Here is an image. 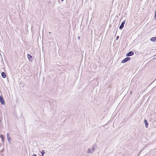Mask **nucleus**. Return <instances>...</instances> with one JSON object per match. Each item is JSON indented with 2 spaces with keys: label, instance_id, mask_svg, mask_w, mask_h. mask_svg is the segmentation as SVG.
I'll return each mask as SVG.
<instances>
[{
  "label": "nucleus",
  "instance_id": "nucleus-1",
  "mask_svg": "<svg viewBox=\"0 0 156 156\" xmlns=\"http://www.w3.org/2000/svg\"><path fill=\"white\" fill-rule=\"evenodd\" d=\"M95 150V148L94 147H93L92 148H89L88 149L87 153H93Z\"/></svg>",
  "mask_w": 156,
  "mask_h": 156
},
{
  "label": "nucleus",
  "instance_id": "nucleus-2",
  "mask_svg": "<svg viewBox=\"0 0 156 156\" xmlns=\"http://www.w3.org/2000/svg\"><path fill=\"white\" fill-rule=\"evenodd\" d=\"M130 57H126L122 61V63H125L127 61L130 60Z\"/></svg>",
  "mask_w": 156,
  "mask_h": 156
},
{
  "label": "nucleus",
  "instance_id": "nucleus-3",
  "mask_svg": "<svg viewBox=\"0 0 156 156\" xmlns=\"http://www.w3.org/2000/svg\"><path fill=\"white\" fill-rule=\"evenodd\" d=\"M0 101L2 105H4L5 104L4 100L2 96H0Z\"/></svg>",
  "mask_w": 156,
  "mask_h": 156
},
{
  "label": "nucleus",
  "instance_id": "nucleus-4",
  "mask_svg": "<svg viewBox=\"0 0 156 156\" xmlns=\"http://www.w3.org/2000/svg\"><path fill=\"white\" fill-rule=\"evenodd\" d=\"M125 21H124L122 22L121 25L119 26V28L120 30H122L123 28L124 27V24L125 23Z\"/></svg>",
  "mask_w": 156,
  "mask_h": 156
},
{
  "label": "nucleus",
  "instance_id": "nucleus-5",
  "mask_svg": "<svg viewBox=\"0 0 156 156\" xmlns=\"http://www.w3.org/2000/svg\"><path fill=\"white\" fill-rule=\"evenodd\" d=\"M134 54V53L132 51H130L128 53H127L126 55V56H131Z\"/></svg>",
  "mask_w": 156,
  "mask_h": 156
},
{
  "label": "nucleus",
  "instance_id": "nucleus-6",
  "mask_svg": "<svg viewBox=\"0 0 156 156\" xmlns=\"http://www.w3.org/2000/svg\"><path fill=\"white\" fill-rule=\"evenodd\" d=\"M27 57L30 61H32V57L30 55L28 54L27 55Z\"/></svg>",
  "mask_w": 156,
  "mask_h": 156
},
{
  "label": "nucleus",
  "instance_id": "nucleus-7",
  "mask_svg": "<svg viewBox=\"0 0 156 156\" xmlns=\"http://www.w3.org/2000/svg\"><path fill=\"white\" fill-rule=\"evenodd\" d=\"M144 122L145 124V127L146 128H147L148 127V124L147 121L146 119H144Z\"/></svg>",
  "mask_w": 156,
  "mask_h": 156
},
{
  "label": "nucleus",
  "instance_id": "nucleus-8",
  "mask_svg": "<svg viewBox=\"0 0 156 156\" xmlns=\"http://www.w3.org/2000/svg\"><path fill=\"white\" fill-rule=\"evenodd\" d=\"M150 40L153 42H154L155 41H156V37H152L151 39Z\"/></svg>",
  "mask_w": 156,
  "mask_h": 156
},
{
  "label": "nucleus",
  "instance_id": "nucleus-9",
  "mask_svg": "<svg viewBox=\"0 0 156 156\" xmlns=\"http://www.w3.org/2000/svg\"><path fill=\"white\" fill-rule=\"evenodd\" d=\"M2 77L3 78H5L6 77V74H5V73L4 72H3L2 73Z\"/></svg>",
  "mask_w": 156,
  "mask_h": 156
},
{
  "label": "nucleus",
  "instance_id": "nucleus-10",
  "mask_svg": "<svg viewBox=\"0 0 156 156\" xmlns=\"http://www.w3.org/2000/svg\"><path fill=\"white\" fill-rule=\"evenodd\" d=\"M41 153V156H44V154L45 153L44 151L42 150V152Z\"/></svg>",
  "mask_w": 156,
  "mask_h": 156
},
{
  "label": "nucleus",
  "instance_id": "nucleus-11",
  "mask_svg": "<svg viewBox=\"0 0 156 156\" xmlns=\"http://www.w3.org/2000/svg\"><path fill=\"white\" fill-rule=\"evenodd\" d=\"M0 137L2 138V142H3V141H4V137L3 136V135H1L0 136Z\"/></svg>",
  "mask_w": 156,
  "mask_h": 156
},
{
  "label": "nucleus",
  "instance_id": "nucleus-12",
  "mask_svg": "<svg viewBox=\"0 0 156 156\" xmlns=\"http://www.w3.org/2000/svg\"><path fill=\"white\" fill-rule=\"evenodd\" d=\"M7 139H8V141H9L11 140V137H9V136L8 137H7Z\"/></svg>",
  "mask_w": 156,
  "mask_h": 156
},
{
  "label": "nucleus",
  "instance_id": "nucleus-13",
  "mask_svg": "<svg viewBox=\"0 0 156 156\" xmlns=\"http://www.w3.org/2000/svg\"><path fill=\"white\" fill-rule=\"evenodd\" d=\"M156 10L155 11V18L154 19H155V20H156Z\"/></svg>",
  "mask_w": 156,
  "mask_h": 156
},
{
  "label": "nucleus",
  "instance_id": "nucleus-14",
  "mask_svg": "<svg viewBox=\"0 0 156 156\" xmlns=\"http://www.w3.org/2000/svg\"><path fill=\"white\" fill-rule=\"evenodd\" d=\"M119 36H117L116 37V40H117L119 39Z\"/></svg>",
  "mask_w": 156,
  "mask_h": 156
},
{
  "label": "nucleus",
  "instance_id": "nucleus-15",
  "mask_svg": "<svg viewBox=\"0 0 156 156\" xmlns=\"http://www.w3.org/2000/svg\"><path fill=\"white\" fill-rule=\"evenodd\" d=\"M9 134L8 133H7V137H9Z\"/></svg>",
  "mask_w": 156,
  "mask_h": 156
},
{
  "label": "nucleus",
  "instance_id": "nucleus-16",
  "mask_svg": "<svg viewBox=\"0 0 156 156\" xmlns=\"http://www.w3.org/2000/svg\"><path fill=\"white\" fill-rule=\"evenodd\" d=\"M80 36H78V39L80 40Z\"/></svg>",
  "mask_w": 156,
  "mask_h": 156
},
{
  "label": "nucleus",
  "instance_id": "nucleus-17",
  "mask_svg": "<svg viewBox=\"0 0 156 156\" xmlns=\"http://www.w3.org/2000/svg\"><path fill=\"white\" fill-rule=\"evenodd\" d=\"M32 156H37V155L35 154H34L33 155H32Z\"/></svg>",
  "mask_w": 156,
  "mask_h": 156
},
{
  "label": "nucleus",
  "instance_id": "nucleus-18",
  "mask_svg": "<svg viewBox=\"0 0 156 156\" xmlns=\"http://www.w3.org/2000/svg\"><path fill=\"white\" fill-rule=\"evenodd\" d=\"M130 93L131 94V93H132L131 92H130Z\"/></svg>",
  "mask_w": 156,
  "mask_h": 156
},
{
  "label": "nucleus",
  "instance_id": "nucleus-19",
  "mask_svg": "<svg viewBox=\"0 0 156 156\" xmlns=\"http://www.w3.org/2000/svg\"><path fill=\"white\" fill-rule=\"evenodd\" d=\"M64 0H61L62 1H63Z\"/></svg>",
  "mask_w": 156,
  "mask_h": 156
}]
</instances>
